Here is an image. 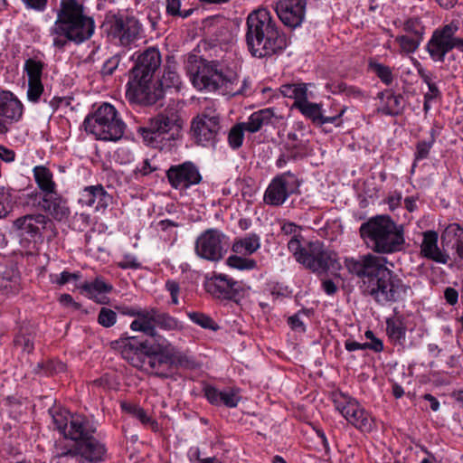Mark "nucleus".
Here are the masks:
<instances>
[{
	"label": "nucleus",
	"mask_w": 463,
	"mask_h": 463,
	"mask_svg": "<svg viewBox=\"0 0 463 463\" xmlns=\"http://www.w3.org/2000/svg\"><path fill=\"white\" fill-rule=\"evenodd\" d=\"M157 308L127 307L125 314L137 317L130 328L150 336L144 341L136 336H124L111 342V347L120 352L121 356L133 367L150 370L161 379L173 378L178 370H196L201 364L188 350L172 345L160 335L155 328Z\"/></svg>",
	"instance_id": "obj_1"
},
{
	"label": "nucleus",
	"mask_w": 463,
	"mask_h": 463,
	"mask_svg": "<svg viewBox=\"0 0 463 463\" xmlns=\"http://www.w3.org/2000/svg\"><path fill=\"white\" fill-rule=\"evenodd\" d=\"M94 31V19L85 12L81 3L61 0L57 18L49 30L54 48L63 50L69 43L81 44L93 35Z\"/></svg>",
	"instance_id": "obj_2"
},
{
	"label": "nucleus",
	"mask_w": 463,
	"mask_h": 463,
	"mask_svg": "<svg viewBox=\"0 0 463 463\" xmlns=\"http://www.w3.org/2000/svg\"><path fill=\"white\" fill-rule=\"evenodd\" d=\"M160 64L161 55L156 48H148L138 56L127 84L126 97L130 102L148 106L162 99V90L152 81Z\"/></svg>",
	"instance_id": "obj_3"
},
{
	"label": "nucleus",
	"mask_w": 463,
	"mask_h": 463,
	"mask_svg": "<svg viewBox=\"0 0 463 463\" xmlns=\"http://www.w3.org/2000/svg\"><path fill=\"white\" fill-rule=\"evenodd\" d=\"M360 236L374 252L390 254L402 250L405 243L402 225L389 215H377L362 223Z\"/></svg>",
	"instance_id": "obj_4"
},
{
	"label": "nucleus",
	"mask_w": 463,
	"mask_h": 463,
	"mask_svg": "<svg viewBox=\"0 0 463 463\" xmlns=\"http://www.w3.org/2000/svg\"><path fill=\"white\" fill-rule=\"evenodd\" d=\"M345 266L351 274L361 279L369 289H399L403 287L402 279L373 254L364 255L360 259L345 258Z\"/></svg>",
	"instance_id": "obj_5"
},
{
	"label": "nucleus",
	"mask_w": 463,
	"mask_h": 463,
	"mask_svg": "<svg viewBox=\"0 0 463 463\" xmlns=\"http://www.w3.org/2000/svg\"><path fill=\"white\" fill-rule=\"evenodd\" d=\"M302 265L319 275L332 272L334 278L323 279V289H345L343 279L337 273L341 269L337 253L319 241L307 242V252Z\"/></svg>",
	"instance_id": "obj_6"
},
{
	"label": "nucleus",
	"mask_w": 463,
	"mask_h": 463,
	"mask_svg": "<svg viewBox=\"0 0 463 463\" xmlns=\"http://www.w3.org/2000/svg\"><path fill=\"white\" fill-rule=\"evenodd\" d=\"M83 125L88 133L106 141L120 139L126 128L115 107L109 103H103L93 114L87 116Z\"/></svg>",
	"instance_id": "obj_7"
},
{
	"label": "nucleus",
	"mask_w": 463,
	"mask_h": 463,
	"mask_svg": "<svg viewBox=\"0 0 463 463\" xmlns=\"http://www.w3.org/2000/svg\"><path fill=\"white\" fill-rule=\"evenodd\" d=\"M182 128L178 111L175 108H167L150 120L147 128H141L144 141L155 148H161L164 141L176 140Z\"/></svg>",
	"instance_id": "obj_8"
},
{
	"label": "nucleus",
	"mask_w": 463,
	"mask_h": 463,
	"mask_svg": "<svg viewBox=\"0 0 463 463\" xmlns=\"http://www.w3.org/2000/svg\"><path fill=\"white\" fill-rule=\"evenodd\" d=\"M102 27L109 39L123 47L131 46L142 38L143 26L134 16L113 14L107 16Z\"/></svg>",
	"instance_id": "obj_9"
},
{
	"label": "nucleus",
	"mask_w": 463,
	"mask_h": 463,
	"mask_svg": "<svg viewBox=\"0 0 463 463\" xmlns=\"http://www.w3.org/2000/svg\"><path fill=\"white\" fill-rule=\"evenodd\" d=\"M333 402L335 410L359 431L369 433L376 428L371 412L355 398L340 392L334 394Z\"/></svg>",
	"instance_id": "obj_10"
},
{
	"label": "nucleus",
	"mask_w": 463,
	"mask_h": 463,
	"mask_svg": "<svg viewBox=\"0 0 463 463\" xmlns=\"http://www.w3.org/2000/svg\"><path fill=\"white\" fill-rule=\"evenodd\" d=\"M458 23L451 22L436 29L427 43L426 50L433 61L443 62L445 56L454 48L463 52V37H456Z\"/></svg>",
	"instance_id": "obj_11"
},
{
	"label": "nucleus",
	"mask_w": 463,
	"mask_h": 463,
	"mask_svg": "<svg viewBox=\"0 0 463 463\" xmlns=\"http://www.w3.org/2000/svg\"><path fill=\"white\" fill-rule=\"evenodd\" d=\"M227 239L228 237L221 230L207 229L197 237L194 251L201 259L217 262L227 252Z\"/></svg>",
	"instance_id": "obj_12"
},
{
	"label": "nucleus",
	"mask_w": 463,
	"mask_h": 463,
	"mask_svg": "<svg viewBox=\"0 0 463 463\" xmlns=\"http://www.w3.org/2000/svg\"><path fill=\"white\" fill-rule=\"evenodd\" d=\"M190 80L199 90L215 91L226 85L227 78L215 61H201L189 71Z\"/></svg>",
	"instance_id": "obj_13"
},
{
	"label": "nucleus",
	"mask_w": 463,
	"mask_h": 463,
	"mask_svg": "<svg viewBox=\"0 0 463 463\" xmlns=\"http://www.w3.org/2000/svg\"><path fill=\"white\" fill-rule=\"evenodd\" d=\"M50 281L58 287H71L74 289H112L101 277L90 280L83 269H65L60 273L51 274Z\"/></svg>",
	"instance_id": "obj_14"
},
{
	"label": "nucleus",
	"mask_w": 463,
	"mask_h": 463,
	"mask_svg": "<svg viewBox=\"0 0 463 463\" xmlns=\"http://www.w3.org/2000/svg\"><path fill=\"white\" fill-rule=\"evenodd\" d=\"M220 129V118L216 110L205 109L194 118L191 125V132L196 143L206 146L213 145Z\"/></svg>",
	"instance_id": "obj_15"
},
{
	"label": "nucleus",
	"mask_w": 463,
	"mask_h": 463,
	"mask_svg": "<svg viewBox=\"0 0 463 463\" xmlns=\"http://www.w3.org/2000/svg\"><path fill=\"white\" fill-rule=\"evenodd\" d=\"M299 182L295 175L288 172L277 175L265 191L263 200L266 203L279 206L288 197L298 193Z\"/></svg>",
	"instance_id": "obj_16"
},
{
	"label": "nucleus",
	"mask_w": 463,
	"mask_h": 463,
	"mask_svg": "<svg viewBox=\"0 0 463 463\" xmlns=\"http://www.w3.org/2000/svg\"><path fill=\"white\" fill-rule=\"evenodd\" d=\"M172 188L185 191L201 183L199 168L191 161L171 165L165 172Z\"/></svg>",
	"instance_id": "obj_17"
},
{
	"label": "nucleus",
	"mask_w": 463,
	"mask_h": 463,
	"mask_svg": "<svg viewBox=\"0 0 463 463\" xmlns=\"http://www.w3.org/2000/svg\"><path fill=\"white\" fill-rule=\"evenodd\" d=\"M24 113V105L9 90H0V135L8 132V124L18 122Z\"/></svg>",
	"instance_id": "obj_18"
},
{
	"label": "nucleus",
	"mask_w": 463,
	"mask_h": 463,
	"mask_svg": "<svg viewBox=\"0 0 463 463\" xmlns=\"http://www.w3.org/2000/svg\"><path fill=\"white\" fill-rule=\"evenodd\" d=\"M307 0H279L276 13L287 26L296 28L301 25L306 14Z\"/></svg>",
	"instance_id": "obj_19"
},
{
	"label": "nucleus",
	"mask_w": 463,
	"mask_h": 463,
	"mask_svg": "<svg viewBox=\"0 0 463 463\" xmlns=\"http://www.w3.org/2000/svg\"><path fill=\"white\" fill-rule=\"evenodd\" d=\"M441 246L456 262L463 261V227L449 223L441 233Z\"/></svg>",
	"instance_id": "obj_20"
},
{
	"label": "nucleus",
	"mask_w": 463,
	"mask_h": 463,
	"mask_svg": "<svg viewBox=\"0 0 463 463\" xmlns=\"http://www.w3.org/2000/svg\"><path fill=\"white\" fill-rule=\"evenodd\" d=\"M76 445L78 463H99L105 460L106 446L93 435L79 440Z\"/></svg>",
	"instance_id": "obj_21"
},
{
	"label": "nucleus",
	"mask_w": 463,
	"mask_h": 463,
	"mask_svg": "<svg viewBox=\"0 0 463 463\" xmlns=\"http://www.w3.org/2000/svg\"><path fill=\"white\" fill-rule=\"evenodd\" d=\"M266 19L268 23L265 30L262 29V41L264 40L262 49L265 51L262 57L274 54L285 46V37L279 34L276 24L271 21L269 12L262 8V26Z\"/></svg>",
	"instance_id": "obj_22"
},
{
	"label": "nucleus",
	"mask_w": 463,
	"mask_h": 463,
	"mask_svg": "<svg viewBox=\"0 0 463 463\" xmlns=\"http://www.w3.org/2000/svg\"><path fill=\"white\" fill-rule=\"evenodd\" d=\"M47 221L46 216L43 214L26 215L17 219L14 226L22 238L35 241L42 237V232L45 229Z\"/></svg>",
	"instance_id": "obj_23"
},
{
	"label": "nucleus",
	"mask_w": 463,
	"mask_h": 463,
	"mask_svg": "<svg viewBox=\"0 0 463 463\" xmlns=\"http://www.w3.org/2000/svg\"><path fill=\"white\" fill-rule=\"evenodd\" d=\"M37 205L41 210L58 221L64 220L70 215L67 201L58 194V191L50 194L40 195Z\"/></svg>",
	"instance_id": "obj_24"
},
{
	"label": "nucleus",
	"mask_w": 463,
	"mask_h": 463,
	"mask_svg": "<svg viewBox=\"0 0 463 463\" xmlns=\"http://www.w3.org/2000/svg\"><path fill=\"white\" fill-rule=\"evenodd\" d=\"M297 109L305 118L310 119L317 127H321L326 123H336L345 113V109H341L335 116H326V111L323 110L322 105L311 102L308 99L298 104Z\"/></svg>",
	"instance_id": "obj_25"
},
{
	"label": "nucleus",
	"mask_w": 463,
	"mask_h": 463,
	"mask_svg": "<svg viewBox=\"0 0 463 463\" xmlns=\"http://www.w3.org/2000/svg\"><path fill=\"white\" fill-rule=\"evenodd\" d=\"M111 201L110 195L100 184L84 187L80 193L79 203L83 206L104 210Z\"/></svg>",
	"instance_id": "obj_26"
},
{
	"label": "nucleus",
	"mask_w": 463,
	"mask_h": 463,
	"mask_svg": "<svg viewBox=\"0 0 463 463\" xmlns=\"http://www.w3.org/2000/svg\"><path fill=\"white\" fill-rule=\"evenodd\" d=\"M259 129H260V110L252 113L247 122L238 123L231 128L228 134L229 146L232 149H238L242 145L244 131L254 133Z\"/></svg>",
	"instance_id": "obj_27"
},
{
	"label": "nucleus",
	"mask_w": 463,
	"mask_h": 463,
	"mask_svg": "<svg viewBox=\"0 0 463 463\" xmlns=\"http://www.w3.org/2000/svg\"><path fill=\"white\" fill-rule=\"evenodd\" d=\"M246 43L249 52L254 57H260V8L253 10L246 21Z\"/></svg>",
	"instance_id": "obj_28"
},
{
	"label": "nucleus",
	"mask_w": 463,
	"mask_h": 463,
	"mask_svg": "<svg viewBox=\"0 0 463 463\" xmlns=\"http://www.w3.org/2000/svg\"><path fill=\"white\" fill-rule=\"evenodd\" d=\"M438 233L434 231L425 232L423 234V241L420 245L421 254L430 260L438 263L446 264L451 257L449 253L441 250L438 246Z\"/></svg>",
	"instance_id": "obj_29"
},
{
	"label": "nucleus",
	"mask_w": 463,
	"mask_h": 463,
	"mask_svg": "<svg viewBox=\"0 0 463 463\" xmlns=\"http://www.w3.org/2000/svg\"><path fill=\"white\" fill-rule=\"evenodd\" d=\"M96 432L93 424L82 415H72L70 417V424L64 439H70L78 442Z\"/></svg>",
	"instance_id": "obj_30"
},
{
	"label": "nucleus",
	"mask_w": 463,
	"mask_h": 463,
	"mask_svg": "<svg viewBox=\"0 0 463 463\" xmlns=\"http://www.w3.org/2000/svg\"><path fill=\"white\" fill-rule=\"evenodd\" d=\"M33 175L37 187L42 192L41 195L50 194L57 191V184L54 181L53 173L45 165H39L33 168Z\"/></svg>",
	"instance_id": "obj_31"
},
{
	"label": "nucleus",
	"mask_w": 463,
	"mask_h": 463,
	"mask_svg": "<svg viewBox=\"0 0 463 463\" xmlns=\"http://www.w3.org/2000/svg\"><path fill=\"white\" fill-rule=\"evenodd\" d=\"M180 76L177 73V63L173 57H167L164 72L158 82L154 83L156 87L162 90V97L165 89L178 88L180 85Z\"/></svg>",
	"instance_id": "obj_32"
},
{
	"label": "nucleus",
	"mask_w": 463,
	"mask_h": 463,
	"mask_svg": "<svg viewBox=\"0 0 463 463\" xmlns=\"http://www.w3.org/2000/svg\"><path fill=\"white\" fill-rule=\"evenodd\" d=\"M407 326L402 315L386 318V333L392 342L402 344L405 341Z\"/></svg>",
	"instance_id": "obj_33"
},
{
	"label": "nucleus",
	"mask_w": 463,
	"mask_h": 463,
	"mask_svg": "<svg viewBox=\"0 0 463 463\" xmlns=\"http://www.w3.org/2000/svg\"><path fill=\"white\" fill-rule=\"evenodd\" d=\"M260 238L256 233H250L242 238H237L232 245V251L236 254L250 256L260 248Z\"/></svg>",
	"instance_id": "obj_34"
},
{
	"label": "nucleus",
	"mask_w": 463,
	"mask_h": 463,
	"mask_svg": "<svg viewBox=\"0 0 463 463\" xmlns=\"http://www.w3.org/2000/svg\"><path fill=\"white\" fill-rule=\"evenodd\" d=\"M386 97V102L382 111L385 115L397 116L402 113L404 109V99L402 94H395L392 90H385L378 93V98L383 99Z\"/></svg>",
	"instance_id": "obj_35"
},
{
	"label": "nucleus",
	"mask_w": 463,
	"mask_h": 463,
	"mask_svg": "<svg viewBox=\"0 0 463 463\" xmlns=\"http://www.w3.org/2000/svg\"><path fill=\"white\" fill-rule=\"evenodd\" d=\"M120 407L124 412L137 418L142 424L150 426L154 430H157V421L148 416L146 411L137 404L122 402Z\"/></svg>",
	"instance_id": "obj_36"
},
{
	"label": "nucleus",
	"mask_w": 463,
	"mask_h": 463,
	"mask_svg": "<svg viewBox=\"0 0 463 463\" xmlns=\"http://www.w3.org/2000/svg\"><path fill=\"white\" fill-rule=\"evenodd\" d=\"M35 331L30 325H23L19 333L14 339V344L17 347H21L24 352L32 353L34 349Z\"/></svg>",
	"instance_id": "obj_37"
},
{
	"label": "nucleus",
	"mask_w": 463,
	"mask_h": 463,
	"mask_svg": "<svg viewBox=\"0 0 463 463\" xmlns=\"http://www.w3.org/2000/svg\"><path fill=\"white\" fill-rule=\"evenodd\" d=\"M280 92L284 97L293 99L294 108H298V104L303 102L307 99V85L304 83H292V84H285L280 87Z\"/></svg>",
	"instance_id": "obj_38"
},
{
	"label": "nucleus",
	"mask_w": 463,
	"mask_h": 463,
	"mask_svg": "<svg viewBox=\"0 0 463 463\" xmlns=\"http://www.w3.org/2000/svg\"><path fill=\"white\" fill-rule=\"evenodd\" d=\"M158 170L159 166L155 158H146L136 165L132 171V177L135 180L140 181Z\"/></svg>",
	"instance_id": "obj_39"
},
{
	"label": "nucleus",
	"mask_w": 463,
	"mask_h": 463,
	"mask_svg": "<svg viewBox=\"0 0 463 463\" xmlns=\"http://www.w3.org/2000/svg\"><path fill=\"white\" fill-rule=\"evenodd\" d=\"M225 263L228 267L239 270H250L257 266L256 260L247 258L245 255L236 253L230 255L226 259Z\"/></svg>",
	"instance_id": "obj_40"
},
{
	"label": "nucleus",
	"mask_w": 463,
	"mask_h": 463,
	"mask_svg": "<svg viewBox=\"0 0 463 463\" xmlns=\"http://www.w3.org/2000/svg\"><path fill=\"white\" fill-rule=\"evenodd\" d=\"M49 413L52 419V422H53L55 428L64 437L65 433L68 430V425L70 424V417L71 415H70L67 411L61 410L58 408L50 409Z\"/></svg>",
	"instance_id": "obj_41"
},
{
	"label": "nucleus",
	"mask_w": 463,
	"mask_h": 463,
	"mask_svg": "<svg viewBox=\"0 0 463 463\" xmlns=\"http://www.w3.org/2000/svg\"><path fill=\"white\" fill-rule=\"evenodd\" d=\"M44 62L36 58H29L24 61V70L28 80H42Z\"/></svg>",
	"instance_id": "obj_42"
},
{
	"label": "nucleus",
	"mask_w": 463,
	"mask_h": 463,
	"mask_svg": "<svg viewBox=\"0 0 463 463\" xmlns=\"http://www.w3.org/2000/svg\"><path fill=\"white\" fill-rule=\"evenodd\" d=\"M236 285V282L225 274H216L214 273L211 278L207 280V289H233V287Z\"/></svg>",
	"instance_id": "obj_43"
},
{
	"label": "nucleus",
	"mask_w": 463,
	"mask_h": 463,
	"mask_svg": "<svg viewBox=\"0 0 463 463\" xmlns=\"http://www.w3.org/2000/svg\"><path fill=\"white\" fill-rule=\"evenodd\" d=\"M368 68L381 80L383 83L389 86L393 81V74L392 69L383 63H379L371 60L368 63Z\"/></svg>",
	"instance_id": "obj_44"
},
{
	"label": "nucleus",
	"mask_w": 463,
	"mask_h": 463,
	"mask_svg": "<svg viewBox=\"0 0 463 463\" xmlns=\"http://www.w3.org/2000/svg\"><path fill=\"white\" fill-rule=\"evenodd\" d=\"M75 458L77 459V445L66 443L65 440H58L54 443L53 458Z\"/></svg>",
	"instance_id": "obj_45"
},
{
	"label": "nucleus",
	"mask_w": 463,
	"mask_h": 463,
	"mask_svg": "<svg viewBox=\"0 0 463 463\" xmlns=\"http://www.w3.org/2000/svg\"><path fill=\"white\" fill-rule=\"evenodd\" d=\"M187 316L192 322L204 329H210L213 331H217L219 329V326L214 322V320L204 313L193 311L188 312Z\"/></svg>",
	"instance_id": "obj_46"
},
{
	"label": "nucleus",
	"mask_w": 463,
	"mask_h": 463,
	"mask_svg": "<svg viewBox=\"0 0 463 463\" xmlns=\"http://www.w3.org/2000/svg\"><path fill=\"white\" fill-rule=\"evenodd\" d=\"M212 297L223 306L239 305L242 298L241 291H210Z\"/></svg>",
	"instance_id": "obj_47"
},
{
	"label": "nucleus",
	"mask_w": 463,
	"mask_h": 463,
	"mask_svg": "<svg viewBox=\"0 0 463 463\" xmlns=\"http://www.w3.org/2000/svg\"><path fill=\"white\" fill-rule=\"evenodd\" d=\"M311 315H313L312 308H302L288 318V324L292 330L304 333L306 332V324L302 320V316L309 317Z\"/></svg>",
	"instance_id": "obj_48"
},
{
	"label": "nucleus",
	"mask_w": 463,
	"mask_h": 463,
	"mask_svg": "<svg viewBox=\"0 0 463 463\" xmlns=\"http://www.w3.org/2000/svg\"><path fill=\"white\" fill-rule=\"evenodd\" d=\"M395 41L399 43L402 52L413 53L417 51L422 40L410 35H399Z\"/></svg>",
	"instance_id": "obj_49"
},
{
	"label": "nucleus",
	"mask_w": 463,
	"mask_h": 463,
	"mask_svg": "<svg viewBox=\"0 0 463 463\" xmlns=\"http://www.w3.org/2000/svg\"><path fill=\"white\" fill-rule=\"evenodd\" d=\"M288 250L293 254L296 260L302 264L307 252V243L302 245L298 236H293L288 243Z\"/></svg>",
	"instance_id": "obj_50"
},
{
	"label": "nucleus",
	"mask_w": 463,
	"mask_h": 463,
	"mask_svg": "<svg viewBox=\"0 0 463 463\" xmlns=\"http://www.w3.org/2000/svg\"><path fill=\"white\" fill-rule=\"evenodd\" d=\"M435 142V130L430 131L429 140L419 141L416 146L415 160L420 161L429 156L430 151Z\"/></svg>",
	"instance_id": "obj_51"
},
{
	"label": "nucleus",
	"mask_w": 463,
	"mask_h": 463,
	"mask_svg": "<svg viewBox=\"0 0 463 463\" xmlns=\"http://www.w3.org/2000/svg\"><path fill=\"white\" fill-rule=\"evenodd\" d=\"M159 326L165 330H175L178 328V321L169 316L167 313H162L158 309L156 310L155 327Z\"/></svg>",
	"instance_id": "obj_52"
},
{
	"label": "nucleus",
	"mask_w": 463,
	"mask_h": 463,
	"mask_svg": "<svg viewBox=\"0 0 463 463\" xmlns=\"http://www.w3.org/2000/svg\"><path fill=\"white\" fill-rule=\"evenodd\" d=\"M44 91L42 80H28L27 99L32 103H38Z\"/></svg>",
	"instance_id": "obj_53"
},
{
	"label": "nucleus",
	"mask_w": 463,
	"mask_h": 463,
	"mask_svg": "<svg viewBox=\"0 0 463 463\" xmlns=\"http://www.w3.org/2000/svg\"><path fill=\"white\" fill-rule=\"evenodd\" d=\"M404 31L411 34V36L423 39L424 26L419 18H410L404 24Z\"/></svg>",
	"instance_id": "obj_54"
},
{
	"label": "nucleus",
	"mask_w": 463,
	"mask_h": 463,
	"mask_svg": "<svg viewBox=\"0 0 463 463\" xmlns=\"http://www.w3.org/2000/svg\"><path fill=\"white\" fill-rule=\"evenodd\" d=\"M114 160L119 165H127L135 161V156L130 148L121 146L115 151Z\"/></svg>",
	"instance_id": "obj_55"
},
{
	"label": "nucleus",
	"mask_w": 463,
	"mask_h": 463,
	"mask_svg": "<svg viewBox=\"0 0 463 463\" xmlns=\"http://www.w3.org/2000/svg\"><path fill=\"white\" fill-rule=\"evenodd\" d=\"M240 399L238 392L232 389L222 391L220 405L223 404L226 407L234 408L238 405Z\"/></svg>",
	"instance_id": "obj_56"
},
{
	"label": "nucleus",
	"mask_w": 463,
	"mask_h": 463,
	"mask_svg": "<svg viewBox=\"0 0 463 463\" xmlns=\"http://www.w3.org/2000/svg\"><path fill=\"white\" fill-rule=\"evenodd\" d=\"M11 209L10 190L0 186V218L6 216Z\"/></svg>",
	"instance_id": "obj_57"
},
{
	"label": "nucleus",
	"mask_w": 463,
	"mask_h": 463,
	"mask_svg": "<svg viewBox=\"0 0 463 463\" xmlns=\"http://www.w3.org/2000/svg\"><path fill=\"white\" fill-rule=\"evenodd\" d=\"M117 320V314L106 307H102L99 311V317H98V322L105 326V327H110L112 326Z\"/></svg>",
	"instance_id": "obj_58"
},
{
	"label": "nucleus",
	"mask_w": 463,
	"mask_h": 463,
	"mask_svg": "<svg viewBox=\"0 0 463 463\" xmlns=\"http://www.w3.org/2000/svg\"><path fill=\"white\" fill-rule=\"evenodd\" d=\"M38 367L43 369L46 374H54L64 372L66 365L61 361L49 360L45 363L39 364Z\"/></svg>",
	"instance_id": "obj_59"
},
{
	"label": "nucleus",
	"mask_w": 463,
	"mask_h": 463,
	"mask_svg": "<svg viewBox=\"0 0 463 463\" xmlns=\"http://www.w3.org/2000/svg\"><path fill=\"white\" fill-rule=\"evenodd\" d=\"M397 291H369L373 299L381 305L387 302L395 301V293Z\"/></svg>",
	"instance_id": "obj_60"
},
{
	"label": "nucleus",
	"mask_w": 463,
	"mask_h": 463,
	"mask_svg": "<svg viewBox=\"0 0 463 463\" xmlns=\"http://www.w3.org/2000/svg\"><path fill=\"white\" fill-rule=\"evenodd\" d=\"M338 88L339 90L345 94L347 97L354 99H362L365 97L364 92L355 86L347 85L346 83H340Z\"/></svg>",
	"instance_id": "obj_61"
},
{
	"label": "nucleus",
	"mask_w": 463,
	"mask_h": 463,
	"mask_svg": "<svg viewBox=\"0 0 463 463\" xmlns=\"http://www.w3.org/2000/svg\"><path fill=\"white\" fill-rule=\"evenodd\" d=\"M28 10L43 13L47 9L49 0H21Z\"/></svg>",
	"instance_id": "obj_62"
},
{
	"label": "nucleus",
	"mask_w": 463,
	"mask_h": 463,
	"mask_svg": "<svg viewBox=\"0 0 463 463\" xmlns=\"http://www.w3.org/2000/svg\"><path fill=\"white\" fill-rule=\"evenodd\" d=\"M204 395L210 403L213 405H220L222 391H219L213 386L208 385L204 388Z\"/></svg>",
	"instance_id": "obj_63"
},
{
	"label": "nucleus",
	"mask_w": 463,
	"mask_h": 463,
	"mask_svg": "<svg viewBox=\"0 0 463 463\" xmlns=\"http://www.w3.org/2000/svg\"><path fill=\"white\" fill-rule=\"evenodd\" d=\"M415 67L417 69L418 75L420 76V78L422 80V81L427 86H429V84L434 83L433 80H434L435 76H434L433 72L429 71L426 69H424L422 67V65L418 61H416V62H415Z\"/></svg>",
	"instance_id": "obj_64"
}]
</instances>
